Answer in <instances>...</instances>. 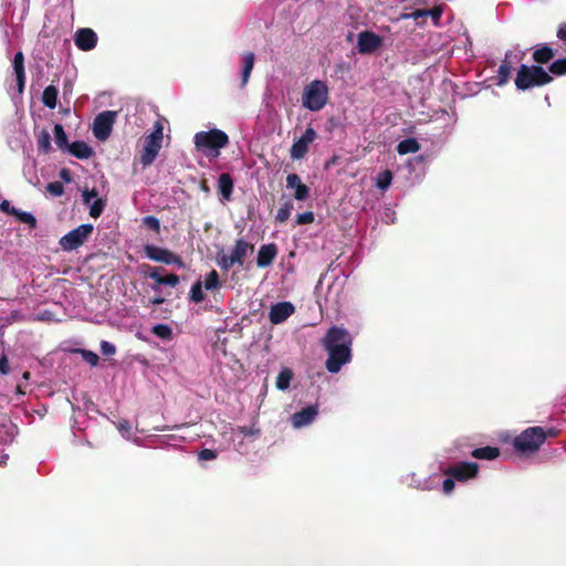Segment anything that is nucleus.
<instances>
[{"instance_id": "1", "label": "nucleus", "mask_w": 566, "mask_h": 566, "mask_svg": "<svg viewBox=\"0 0 566 566\" xmlns=\"http://www.w3.org/2000/svg\"><path fill=\"white\" fill-rule=\"evenodd\" d=\"M323 345L328 352L326 368L329 373H337L342 366L352 358V337L345 328L332 327L327 331Z\"/></svg>"}, {"instance_id": "2", "label": "nucleus", "mask_w": 566, "mask_h": 566, "mask_svg": "<svg viewBox=\"0 0 566 566\" xmlns=\"http://www.w3.org/2000/svg\"><path fill=\"white\" fill-rule=\"evenodd\" d=\"M195 146L207 157L217 158L220 149L229 144L228 135L221 129H210L208 132H198L193 137Z\"/></svg>"}, {"instance_id": "3", "label": "nucleus", "mask_w": 566, "mask_h": 566, "mask_svg": "<svg viewBox=\"0 0 566 566\" xmlns=\"http://www.w3.org/2000/svg\"><path fill=\"white\" fill-rule=\"evenodd\" d=\"M551 81L552 76L542 66L522 64L515 77V85L518 90L525 91L545 85Z\"/></svg>"}, {"instance_id": "4", "label": "nucleus", "mask_w": 566, "mask_h": 566, "mask_svg": "<svg viewBox=\"0 0 566 566\" xmlns=\"http://www.w3.org/2000/svg\"><path fill=\"white\" fill-rule=\"evenodd\" d=\"M327 98V85L323 81L315 80L304 87L302 105L312 112H318L326 105Z\"/></svg>"}, {"instance_id": "5", "label": "nucleus", "mask_w": 566, "mask_h": 566, "mask_svg": "<svg viewBox=\"0 0 566 566\" xmlns=\"http://www.w3.org/2000/svg\"><path fill=\"white\" fill-rule=\"evenodd\" d=\"M164 138V127L160 122H156L153 132L146 136L144 150L140 161L144 166H149L156 159Z\"/></svg>"}, {"instance_id": "6", "label": "nucleus", "mask_w": 566, "mask_h": 566, "mask_svg": "<svg viewBox=\"0 0 566 566\" xmlns=\"http://www.w3.org/2000/svg\"><path fill=\"white\" fill-rule=\"evenodd\" d=\"M546 433L541 427H532L523 431L514 441V447L521 452H535L544 443Z\"/></svg>"}, {"instance_id": "7", "label": "nucleus", "mask_w": 566, "mask_h": 566, "mask_svg": "<svg viewBox=\"0 0 566 566\" xmlns=\"http://www.w3.org/2000/svg\"><path fill=\"white\" fill-rule=\"evenodd\" d=\"M92 224H81L60 239V245L64 251H72L81 247L93 232Z\"/></svg>"}, {"instance_id": "8", "label": "nucleus", "mask_w": 566, "mask_h": 566, "mask_svg": "<svg viewBox=\"0 0 566 566\" xmlns=\"http://www.w3.org/2000/svg\"><path fill=\"white\" fill-rule=\"evenodd\" d=\"M117 113L105 111L99 113L93 123V134L98 140H105L109 137Z\"/></svg>"}, {"instance_id": "9", "label": "nucleus", "mask_w": 566, "mask_h": 566, "mask_svg": "<svg viewBox=\"0 0 566 566\" xmlns=\"http://www.w3.org/2000/svg\"><path fill=\"white\" fill-rule=\"evenodd\" d=\"M317 138V133L313 127H307L304 134L296 139L291 149L290 156L293 160H300L305 157L308 151L310 145Z\"/></svg>"}, {"instance_id": "10", "label": "nucleus", "mask_w": 566, "mask_h": 566, "mask_svg": "<svg viewBox=\"0 0 566 566\" xmlns=\"http://www.w3.org/2000/svg\"><path fill=\"white\" fill-rule=\"evenodd\" d=\"M382 44V38L373 31H361L357 35V50L360 54H371Z\"/></svg>"}, {"instance_id": "11", "label": "nucleus", "mask_w": 566, "mask_h": 566, "mask_svg": "<svg viewBox=\"0 0 566 566\" xmlns=\"http://www.w3.org/2000/svg\"><path fill=\"white\" fill-rule=\"evenodd\" d=\"M145 254L148 259L156 262L176 264L178 266L184 265L181 259L178 255L164 248L148 244L145 247Z\"/></svg>"}, {"instance_id": "12", "label": "nucleus", "mask_w": 566, "mask_h": 566, "mask_svg": "<svg viewBox=\"0 0 566 566\" xmlns=\"http://www.w3.org/2000/svg\"><path fill=\"white\" fill-rule=\"evenodd\" d=\"M523 55L524 53L521 52V51H516V52H509L506 53L505 55V59L503 60L502 64L500 65L499 67V71H497V84L499 85H504L505 83H507L510 76H511V71H512V67H513V64L515 62H518L523 59Z\"/></svg>"}, {"instance_id": "13", "label": "nucleus", "mask_w": 566, "mask_h": 566, "mask_svg": "<svg viewBox=\"0 0 566 566\" xmlns=\"http://www.w3.org/2000/svg\"><path fill=\"white\" fill-rule=\"evenodd\" d=\"M295 311V307L290 302H280L272 305L269 318L272 324H281L286 321Z\"/></svg>"}, {"instance_id": "14", "label": "nucleus", "mask_w": 566, "mask_h": 566, "mask_svg": "<svg viewBox=\"0 0 566 566\" xmlns=\"http://www.w3.org/2000/svg\"><path fill=\"white\" fill-rule=\"evenodd\" d=\"M317 413L318 409L316 406H308L292 415L291 422L294 428L300 429L312 423L315 420Z\"/></svg>"}, {"instance_id": "15", "label": "nucleus", "mask_w": 566, "mask_h": 566, "mask_svg": "<svg viewBox=\"0 0 566 566\" xmlns=\"http://www.w3.org/2000/svg\"><path fill=\"white\" fill-rule=\"evenodd\" d=\"M476 473L478 464L468 462L453 465L447 471V474L459 481H465L470 478H473L476 475Z\"/></svg>"}, {"instance_id": "16", "label": "nucleus", "mask_w": 566, "mask_h": 566, "mask_svg": "<svg viewBox=\"0 0 566 566\" xmlns=\"http://www.w3.org/2000/svg\"><path fill=\"white\" fill-rule=\"evenodd\" d=\"M74 42L83 51H90L96 46L97 35L92 29H81L75 33Z\"/></svg>"}, {"instance_id": "17", "label": "nucleus", "mask_w": 566, "mask_h": 566, "mask_svg": "<svg viewBox=\"0 0 566 566\" xmlns=\"http://www.w3.org/2000/svg\"><path fill=\"white\" fill-rule=\"evenodd\" d=\"M277 254V248L274 243L263 244L260 247L256 258L259 268H266L272 264Z\"/></svg>"}, {"instance_id": "18", "label": "nucleus", "mask_w": 566, "mask_h": 566, "mask_svg": "<svg viewBox=\"0 0 566 566\" xmlns=\"http://www.w3.org/2000/svg\"><path fill=\"white\" fill-rule=\"evenodd\" d=\"M12 67L17 78L18 92L22 93L25 85L24 55L22 52L15 53Z\"/></svg>"}, {"instance_id": "19", "label": "nucleus", "mask_w": 566, "mask_h": 566, "mask_svg": "<svg viewBox=\"0 0 566 566\" xmlns=\"http://www.w3.org/2000/svg\"><path fill=\"white\" fill-rule=\"evenodd\" d=\"M253 250V245L244 241L243 239H238L234 243V247L231 251V255L234 259V261L242 265L244 262V258L248 255L249 252Z\"/></svg>"}, {"instance_id": "20", "label": "nucleus", "mask_w": 566, "mask_h": 566, "mask_svg": "<svg viewBox=\"0 0 566 566\" xmlns=\"http://www.w3.org/2000/svg\"><path fill=\"white\" fill-rule=\"evenodd\" d=\"M218 190L221 193L223 201H229L231 199L233 190V179L229 174L224 172L219 176Z\"/></svg>"}, {"instance_id": "21", "label": "nucleus", "mask_w": 566, "mask_h": 566, "mask_svg": "<svg viewBox=\"0 0 566 566\" xmlns=\"http://www.w3.org/2000/svg\"><path fill=\"white\" fill-rule=\"evenodd\" d=\"M254 66V54L252 52L244 53L242 55V86H244Z\"/></svg>"}, {"instance_id": "22", "label": "nucleus", "mask_w": 566, "mask_h": 566, "mask_svg": "<svg viewBox=\"0 0 566 566\" xmlns=\"http://www.w3.org/2000/svg\"><path fill=\"white\" fill-rule=\"evenodd\" d=\"M555 56L554 50L544 44L539 48H537L533 53V59L537 63H547Z\"/></svg>"}, {"instance_id": "23", "label": "nucleus", "mask_w": 566, "mask_h": 566, "mask_svg": "<svg viewBox=\"0 0 566 566\" xmlns=\"http://www.w3.org/2000/svg\"><path fill=\"white\" fill-rule=\"evenodd\" d=\"M420 149V145L415 138H407L401 140L397 146V151L400 155L413 154Z\"/></svg>"}, {"instance_id": "24", "label": "nucleus", "mask_w": 566, "mask_h": 566, "mask_svg": "<svg viewBox=\"0 0 566 566\" xmlns=\"http://www.w3.org/2000/svg\"><path fill=\"white\" fill-rule=\"evenodd\" d=\"M42 102L46 107L51 109L55 108L57 102V90L55 86L49 85L44 88Z\"/></svg>"}, {"instance_id": "25", "label": "nucleus", "mask_w": 566, "mask_h": 566, "mask_svg": "<svg viewBox=\"0 0 566 566\" xmlns=\"http://www.w3.org/2000/svg\"><path fill=\"white\" fill-rule=\"evenodd\" d=\"M70 150L75 157L81 159L88 158L93 154L92 148L83 142H74Z\"/></svg>"}, {"instance_id": "26", "label": "nucleus", "mask_w": 566, "mask_h": 566, "mask_svg": "<svg viewBox=\"0 0 566 566\" xmlns=\"http://www.w3.org/2000/svg\"><path fill=\"white\" fill-rule=\"evenodd\" d=\"M500 454V451L497 448L494 447H484V448H478L473 450L472 455L478 459H486V460H493L497 458Z\"/></svg>"}, {"instance_id": "27", "label": "nucleus", "mask_w": 566, "mask_h": 566, "mask_svg": "<svg viewBox=\"0 0 566 566\" xmlns=\"http://www.w3.org/2000/svg\"><path fill=\"white\" fill-rule=\"evenodd\" d=\"M292 378H293L292 370L289 368H283L276 378L277 389L286 390L290 387Z\"/></svg>"}, {"instance_id": "28", "label": "nucleus", "mask_w": 566, "mask_h": 566, "mask_svg": "<svg viewBox=\"0 0 566 566\" xmlns=\"http://www.w3.org/2000/svg\"><path fill=\"white\" fill-rule=\"evenodd\" d=\"M207 291H214L220 289L221 283L219 280V274L216 270L209 272L205 279L203 285Z\"/></svg>"}, {"instance_id": "29", "label": "nucleus", "mask_w": 566, "mask_h": 566, "mask_svg": "<svg viewBox=\"0 0 566 566\" xmlns=\"http://www.w3.org/2000/svg\"><path fill=\"white\" fill-rule=\"evenodd\" d=\"M151 332L164 340H170L172 338V329L166 324H157L153 326Z\"/></svg>"}, {"instance_id": "30", "label": "nucleus", "mask_w": 566, "mask_h": 566, "mask_svg": "<svg viewBox=\"0 0 566 566\" xmlns=\"http://www.w3.org/2000/svg\"><path fill=\"white\" fill-rule=\"evenodd\" d=\"M293 208L294 207L291 201H286L285 203H283L282 207L276 212L275 220L280 223L285 222L290 218Z\"/></svg>"}, {"instance_id": "31", "label": "nucleus", "mask_w": 566, "mask_h": 566, "mask_svg": "<svg viewBox=\"0 0 566 566\" xmlns=\"http://www.w3.org/2000/svg\"><path fill=\"white\" fill-rule=\"evenodd\" d=\"M391 181H392V174L391 171L389 170H384L382 172H380L377 177V181H376V186L380 189V190H386L389 188V186L391 185Z\"/></svg>"}, {"instance_id": "32", "label": "nucleus", "mask_w": 566, "mask_h": 566, "mask_svg": "<svg viewBox=\"0 0 566 566\" xmlns=\"http://www.w3.org/2000/svg\"><path fill=\"white\" fill-rule=\"evenodd\" d=\"M14 217H17L22 223L29 224L32 229L36 227V219L30 212L21 211L18 209L17 213H14Z\"/></svg>"}, {"instance_id": "33", "label": "nucleus", "mask_w": 566, "mask_h": 566, "mask_svg": "<svg viewBox=\"0 0 566 566\" xmlns=\"http://www.w3.org/2000/svg\"><path fill=\"white\" fill-rule=\"evenodd\" d=\"M190 298L195 303H200L205 300V294L202 292V283L200 281L196 282L190 290Z\"/></svg>"}, {"instance_id": "34", "label": "nucleus", "mask_w": 566, "mask_h": 566, "mask_svg": "<svg viewBox=\"0 0 566 566\" xmlns=\"http://www.w3.org/2000/svg\"><path fill=\"white\" fill-rule=\"evenodd\" d=\"M54 136H55V143L60 148H62L66 145L67 137H66V134H65L62 125L56 124L54 126Z\"/></svg>"}, {"instance_id": "35", "label": "nucleus", "mask_w": 566, "mask_h": 566, "mask_svg": "<svg viewBox=\"0 0 566 566\" xmlns=\"http://www.w3.org/2000/svg\"><path fill=\"white\" fill-rule=\"evenodd\" d=\"M76 352L80 353L83 359L91 366H96L98 364L99 358L96 353L86 349H76Z\"/></svg>"}, {"instance_id": "36", "label": "nucleus", "mask_w": 566, "mask_h": 566, "mask_svg": "<svg viewBox=\"0 0 566 566\" xmlns=\"http://www.w3.org/2000/svg\"><path fill=\"white\" fill-rule=\"evenodd\" d=\"M105 208V202L102 199H95L90 206V216L98 218Z\"/></svg>"}, {"instance_id": "37", "label": "nucleus", "mask_w": 566, "mask_h": 566, "mask_svg": "<svg viewBox=\"0 0 566 566\" xmlns=\"http://www.w3.org/2000/svg\"><path fill=\"white\" fill-rule=\"evenodd\" d=\"M549 71L555 75L566 74V59L553 62L549 66Z\"/></svg>"}, {"instance_id": "38", "label": "nucleus", "mask_w": 566, "mask_h": 566, "mask_svg": "<svg viewBox=\"0 0 566 566\" xmlns=\"http://www.w3.org/2000/svg\"><path fill=\"white\" fill-rule=\"evenodd\" d=\"M218 264L220 265L221 269L228 271L230 270L234 264H238L234 259L232 258L231 254L227 255V254H223L219 258L218 260Z\"/></svg>"}, {"instance_id": "39", "label": "nucleus", "mask_w": 566, "mask_h": 566, "mask_svg": "<svg viewBox=\"0 0 566 566\" xmlns=\"http://www.w3.org/2000/svg\"><path fill=\"white\" fill-rule=\"evenodd\" d=\"M39 149L48 153L51 149V136L49 133H43L38 140Z\"/></svg>"}, {"instance_id": "40", "label": "nucleus", "mask_w": 566, "mask_h": 566, "mask_svg": "<svg viewBox=\"0 0 566 566\" xmlns=\"http://www.w3.org/2000/svg\"><path fill=\"white\" fill-rule=\"evenodd\" d=\"M46 190L52 196L59 197V196H61L64 192V187H63V185L61 182L53 181V182L48 184Z\"/></svg>"}, {"instance_id": "41", "label": "nucleus", "mask_w": 566, "mask_h": 566, "mask_svg": "<svg viewBox=\"0 0 566 566\" xmlns=\"http://www.w3.org/2000/svg\"><path fill=\"white\" fill-rule=\"evenodd\" d=\"M303 185L301 178L296 174H290L286 177V187L296 190L298 186Z\"/></svg>"}, {"instance_id": "42", "label": "nucleus", "mask_w": 566, "mask_h": 566, "mask_svg": "<svg viewBox=\"0 0 566 566\" xmlns=\"http://www.w3.org/2000/svg\"><path fill=\"white\" fill-rule=\"evenodd\" d=\"M143 223L156 232L160 230V222L156 217L147 216L143 219Z\"/></svg>"}, {"instance_id": "43", "label": "nucleus", "mask_w": 566, "mask_h": 566, "mask_svg": "<svg viewBox=\"0 0 566 566\" xmlns=\"http://www.w3.org/2000/svg\"><path fill=\"white\" fill-rule=\"evenodd\" d=\"M308 196H310V189L304 184L298 186L294 192V198L300 201L307 199Z\"/></svg>"}, {"instance_id": "44", "label": "nucleus", "mask_w": 566, "mask_h": 566, "mask_svg": "<svg viewBox=\"0 0 566 566\" xmlns=\"http://www.w3.org/2000/svg\"><path fill=\"white\" fill-rule=\"evenodd\" d=\"M427 17V9L426 10H415L411 13H402L400 15V19L407 20V19H413L415 21H418L420 18Z\"/></svg>"}, {"instance_id": "45", "label": "nucleus", "mask_w": 566, "mask_h": 566, "mask_svg": "<svg viewBox=\"0 0 566 566\" xmlns=\"http://www.w3.org/2000/svg\"><path fill=\"white\" fill-rule=\"evenodd\" d=\"M314 221V213L312 211L300 213L296 218L297 224H308Z\"/></svg>"}, {"instance_id": "46", "label": "nucleus", "mask_w": 566, "mask_h": 566, "mask_svg": "<svg viewBox=\"0 0 566 566\" xmlns=\"http://www.w3.org/2000/svg\"><path fill=\"white\" fill-rule=\"evenodd\" d=\"M179 284V276L176 274L163 275L161 285L175 287Z\"/></svg>"}, {"instance_id": "47", "label": "nucleus", "mask_w": 566, "mask_h": 566, "mask_svg": "<svg viewBox=\"0 0 566 566\" xmlns=\"http://www.w3.org/2000/svg\"><path fill=\"white\" fill-rule=\"evenodd\" d=\"M442 15V10L439 7H434L432 9H427V17H430L433 23L437 25Z\"/></svg>"}, {"instance_id": "48", "label": "nucleus", "mask_w": 566, "mask_h": 566, "mask_svg": "<svg viewBox=\"0 0 566 566\" xmlns=\"http://www.w3.org/2000/svg\"><path fill=\"white\" fill-rule=\"evenodd\" d=\"M82 197H83L84 203L91 206L92 202L95 199H97V191L95 189H92V190L86 189L83 191Z\"/></svg>"}, {"instance_id": "49", "label": "nucleus", "mask_w": 566, "mask_h": 566, "mask_svg": "<svg viewBox=\"0 0 566 566\" xmlns=\"http://www.w3.org/2000/svg\"><path fill=\"white\" fill-rule=\"evenodd\" d=\"M101 352L106 355V356H111V355H114L115 352H116V347L115 345H113L112 343L107 342V340H103L101 343Z\"/></svg>"}, {"instance_id": "50", "label": "nucleus", "mask_w": 566, "mask_h": 566, "mask_svg": "<svg viewBox=\"0 0 566 566\" xmlns=\"http://www.w3.org/2000/svg\"><path fill=\"white\" fill-rule=\"evenodd\" d=\"M0 209L1 211L8 213V214H11V216H14V213H17V208L11 206V203L8 201V200H3L1 203H0Z\"/></svg>"}, {"instance_id": "51", "label": "nucleus", "mask_w": 566, "mask_h": 566, "mask_svg": "<svg viewBox=\"0 0 566 566\" xmlns=\"http://www.w3.org/2000/svg\"><path fill=\"white\" fill-rule=\"evenodd\" d=\"M198 457L200 460L207 461V460L216 459L217 454L214 451H212L210 449H203L199 452Z\"/></svg>"}, {"instance_id": "52", "label": "nucleus", "mask_w": 566, "mask_h": 566, "mask_svg": "<svg viewBox=\"0 0 566 566\" xmlns=\"http://www.w3.org/2000/svg\"><path fill=\"white\" fill-rule=\"evenodd\" d=\"M148 276L153 279L158 285H161L163 275L160 274V269L155 268L149 273Z\"/></svg>"}, {"instance_id": "53", "label": "nucleus", "mask_w": 566, "mask_h": 566, "mask_svg": "<svg viewBox=\"0 0 566 566\" xmlns=\"http://www.w3.org/2000/svg\"><path fill=\"white\" fill-rule=\"evenodd\" d=\"M442 489H443V492H444L446 494L451 493V492L453 491V489H454V482H453V480H452V479H450V478H449V479H446V480L443 481Z\"/></svg>"}, {"instance_id": "54", "label": "nucleus", "mask_w": 566, "mask_h": 566, "mask_svg": "<svg viewBox=\"0 0 566 566\" xmlns=\"http://www.w3.org/2000/svg\"><path fill=\"white\" fill-rule=\"evenodd\" d=\"M117 428L124 437L128 436V433L130 432V424L128 421L119 422L117 424Z\"/></svg>"}, {"instance_id": "55", "label": "nucleus", "mask_w": 566, "mask_h": 566, "mask_svg": "<svg viewBox=\"0 0 566 566\" xmlns=\"http://www.w3.org/2000/svg\"><path fill=\"white\" fill-rule=\"evenodd\" d=\"M0 373L7 375L9 373V363L6 356L0 358Z\"/></svg>"}, {"instance_id": "56", "label": "nucleus", "mask_w": 566, "mask_h": 566, "mask_svg": "<svg viewBox=\"0 0 566 566\" xmlns=\"http://www.w3.org/2000/svg\"><path fill=\"white\" fill-rule=\"evenodd\" d=\"M557 36L560 40L566 41V23L559 25Z\"/></svg>"}, {"instance_id": "57", "label": "nucleus", "mask_w": 566, "mask_h": 566, "mask_svg": "<svg viewBox=\"0 0 566 566\" xmlns=\"http://www.w3.org/2000/svg\"><path fill=\"white\" fill-rule=\"evenodd\" d=\"M60 175L62 179L70 181L69 171L66 169H63Z\"/></svg>"}, {"instance_id": "58", "label": "nucleus", "mask_w": 566, "mask_h": 566, "mask_svg": "<svg viewBox=\"0 0 566 566\" xmlns=\"http://www.w3.org/2000/svg\"><path fill=\"white\" fill-rule=\"evenodd\" d=\"M154 303H155V304H160V303H161V300L155 298Z\"/></svg>"}, {"instance_id": "59", "label": "nucleus", "mask_w": 566, "mask_h": 566, "mask_svg": "<svg viewBox=\"0 0 566 566\" xmlns=\"http://www.w3.org/2000/svg\"><path fill=\"white\" fill-rule=\"evenodd\" d=\"M3 462V458L0 460V464Z\"/></svg>"}]
</instances>
